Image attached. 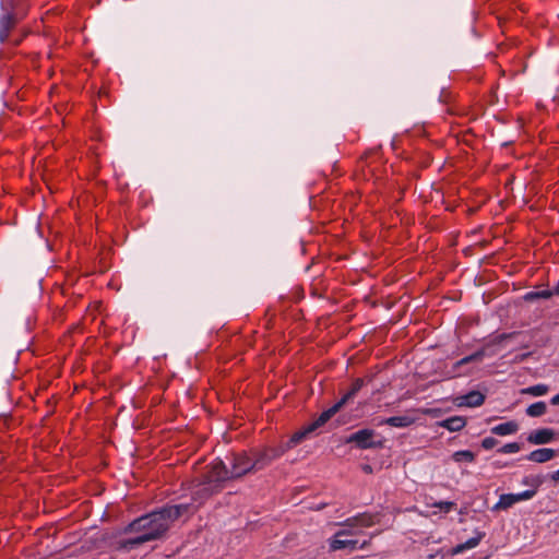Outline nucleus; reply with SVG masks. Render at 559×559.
I'll list each match as a JSON object with an SVG mask.
<instances>
[{"label":"nucleus","instance_id":"nucleus-26","mask_svg":"<svg viewBox=\"0 0 559 559\" xmlns=\"http://www.w3.org/2000/svg\"><path fill=\"white\" fill-rule=\"evenodd\" d=\"M361 385H362L361 380H357L354 383L353 389L344 396H348V400L352 399L356 394V392L361 388Z\"/></svg>","mask_w":559,"mask_h":559},{"label":"nucleus","instance_id":"nucleus-12","mask_svg":"<svg viewBox=\"0 0 559 559\" xmlns=\"http://www.w3.org/2000/svg\"><path fill=\"white\" fill-rule=\"evenodd\" d=\"M556 455V451L552 449H538L533 452H531L527 456V459L532 462L536 463H545L554 459Z\"/></svg>","mask_w":559,"mask_h":559},{"label":"nucleus","instance_id":"nucleus-13","mask_svg":"<svg viewBox=\"0 0 559 559\" xmlns=\"http://www.w3.org/2000/svg\"><path fill=\"white\" fill-rule=\"evenodd\" d=\"M414 423H415V418L411 417L409 415L394 416V417H390V418L383 420V424L390 425L392 427H399V428L411 426Z\"/></svg>","mask_w":559,"mask_h":559},{"label":"nucleus","instance_id":"nucleus-24","mask_svg":"<svg viewBox=\"0 0 559 559\" xmlns=\"http://www.w3.org/2000/svg\"><path fill=\"white\" fill-rule=\"evenodd\" d=\"M433 507L439 508V509L448 512V511H450L454 507V503L450 502V501H440V502H436L433 504Z\"/></svg>","mask_w":559,"mask_h":559},{"label":"nucleus","instance_id":"nucleus-29","mask_svg":"<svg viewBox=\"0 0 559 559\" xmlns=\"http://www.w3.org/2000/svg\"><path fill=\"white\" fill-rule=\"evenodd\" d=\"M533 480H540V479L539 478L525 477L523 479V484L524 485H530L532 487V489H534Z\"/></svg>","mask_w":559,"mask_h":559},{"label":"nucleus","instance_id":"nucleus-5","mask_svg":"<svg viewBox=\"0 0 559 559\" xmlns=\"http://www.w3.org/2000/svg\"><path fill=\"white\" fill-rule=\"evenodd\" d=\"M353 535L350 531L342 530L337 532L334 537L330 542V546L333 550H340V549H355L358 545V540L347 538L348 536Z\"/></svg>","mask_w":559,"mask_h":559},{"label":"nucleus","instance_id":"nucleus-8","mask_svg":"<svg viewBox=\"0 0 559 559\" xmlns=\"http://www.w3.org/2000/svg\"><path fill=\"white\" fill-rule=\"evenodd\" d=\"M556 437L554 430L543 428L531 432L527 437V441L532 444H546L552 441Z\"/></svg>","mask_w":559,"mask_h":559},{"label":"nucleus","instance_id":"nucleus-18","mask_svg":"<svg viewBox=\"0 0 559 559\" xmlns=\"http://www.w3.org/2000/svg\"><path fill=\"white\" fill-rule=\"evenodd\" d=\"M452 460L455 463H472L475 460V454L469 450L456 451L452 454Z\"/></svg>","mask_w":559,"mask_h":559},{"label":"nucleus","instance_id":"nucleus-28","mask_svg":"<svg viewBox=\"0 0 559 559\" xmlns=\"http://www.w3.org/2000/svg\"><path fill=\"white\" fill-rule=\"evenodd\" d=\"M292 448H287V442L285 444H282L280 445L278 448H276V450L278 451V453L281 454V456L286 453L288 450H290Z\"/></svg>","mask_w":559,"mask_h":559},{"label":"nucleus","instance_id":"nucleus-11","mask_svg":"<svg viewBox=\"0 0 559 559\" xmlns=\"http://www.w3.org/2000/svg\"><path fill=\"white\" fill-rule=\"evenodd\" d=\"M484 534L477 533L476 536L467 539L465 543L456 545L455 547L451 548L448 552L450 556L459 555L465 550L473 549L478 546L479 542L481 540Z\"/></svg>","mask_w":559,"mask_h":559},{"label":"nucleus","instance_id":"nucleus-20","mask_svg":"<svg viewBox=\"0 0 559 559\" xmlns=\"http://www.w3.org/2000/svg\"><path fill=\"white\" fill-rule=\"evenodd\" d=\"M254 456H255V460L252 461V463H257V469L264 467L272 461V457L269 456L267 451L257 452L254 454Z\"/></svg>","mask_w":559,"mask_h":559},{"label":"nucleus","instance_id":"nucleus-25","mask_svg":"<svg viewBox=\"0 0 559 559\" xmlns=\"http://www.w3.org/2000/svg\"><path fill=\"white\" fill-rule=\"evenodd\" d=\"M498 443V441L495 439V438H491V437H488V438H485L481 442V445L486 449V450H489V449H492L493 447H496Z\"/></svg>","mask_w":559,"mask_h":559},{"label":"nucleus","instance_id":"nucleus-3","mask_svg":"<svg viewBox=\"0 0 559 559\" xmlns=\"http://www.w3.org/2000/svg\"><path fill=\"white\" fill-rule=\"evenodd\" d=\"M373 435L372 430L362 429L347 437L345 443H355L360 449L382 447V442L373 440Z\"/></svg>","mask_w":559,"mask_h":559},{"label":"nucleus","instance_id":"nucleus-37","mask_svg":"<svg viewBox=\"0 0 559 559\" xmlns=\"http://www.w3.org/2000/svg\"><path fill=\"white\" fill-rule=\"evenodd\" d=\"M554 294H559V288H557L556 290H552Z\"/></svg>","mask_w":559,"mask_h":559},{"label":"nucleus","instance_id":"nucleus-19","mask_svg":"<svg viewBox=\"0 0 559 559\" xmlns=\"http://www.w3.org/2000/svg\"><path fill=\"white\" fill-rule=\"evenodd\" d=\"M547 406L544 402H537L526 408V414L531 417H540L546 413Z\"/></svg>","mask_w":559,"mask_h":559},{"label":"nucleus","instance_id":"nucleus-23","mask_svg":"<svg viewBox=\"0 0 559 559\" xmlns=\"http://www.w3.org/2000/svg\"><path fill=\"white\" fill-rule=\"evenodd\" d=\"M521 449L520 444L519 443H508L506 445H503L501 449H500V452L502 453H516L519 452Z\"/></svg>","mask_w":559,"mask_h":559},{"label":"nucleus","instance_id":"nucleus-15","mask_svg":"<svg viewBox=\"0 0 559 559\" xmlns=\"http://www.w3.org/2000/svg\"><path fill=\"white\" fill-rule=\"evenodd\" d=\"M312 431H313V427L308 426L305 429L295 432L290 437L289 441L287 442V448L296 447L298 443H300Z\"/></svg>","mask_w":559,"mask_h":559},{"label":"nucleus","instance_id":"nucleus-2","mask_svg":"<svg viewBox=\"0 0 559 559\" xmlns=\"http://www.w3.org/2000/svg\"><path fill=\"white\" fill-rule=\"evenodd\" d=\"M542 480H533L534 489H528L520 493H503L499 497L498 502L493 506V511L507 510L513 504L531 500L535 497L537 488L540 486Z\"/></svg>","mask_w":559,"mask_h":559},{"label":"nucleus","instance_id":"nucleus-14","mask_svg":"<svg viewBox=\"0 0 559 559\" xmlns=\"http://www.w3.org/2000/svg\"><path fill=\"white\" fill-rule=\"evenodd\" d=\"M519 426L515 421H508L501 425H498L491 429L492 433L498 436H507L516 432Z\"/></svg>","mask_w":559,"mask_h":559},{"label":"nucleus","instance_id":"nucleus-6","mask_svg":"<svg viewBox=\"0 0 559 559\" xmlns=\"http://www.w3.org/2000/svg\"><path fill=\"white\" fill-rule=\"evenodd\" d=\"M509 337H511V334H502L498 337H496L490 344H487L484 348H481L480 350L469 355V356H466L464 357L463 359H461L460 361H457L455 364V367H459V366H462V365H465V364H468V362H472V361H479L483 359V357L487 354V350L492 346V345H501L506 340H508Z\"/></svg>","mask_w":559,"mask_h":559},{"label":"nucleus","instance_id":"nucleus-16","mask_svg":"<svg viewBox=\"0 0 559 559\" xmlns=\"http://www.w3.org/2000/svg\"><path fill=\"white\" fill-rule=\"evenodd\" d=\"M441 426L450 431H459L465 426V419L462 417H452L442 421Z\"/></svg>","mask_w":559,"mask_h":559},{"label":"nucleus","instance_id":"nucleus-21","mask_svg":"<svg viewBox=\"0 0 559 559\" xmlns=\"http://www.w3.org/2000/svg\"><path fill=\"white\" fill-rule=\"evenodd\" d=\"M552 295H554L552 290L531 292L524 296V299L526 301H534L539 298H544V299L550 298Z\"/></svg>","mask_w":559,"mask_h":559},{"label":"nucleus","instance_id":"nucleus-22","mask_svg":"<svg viewBox=\"0 0 559 559\" xmlns=\"http://www.w3.org/2000/svg\"><path fill=\"white\" fill-rule=\"evenodd\" d=\"M11 25L10 17L5 16L0 22V40H3L7 36V32L9 31Z\"/></svg>","mask_w":559,"mask_h":559},{"label":"nucleus","instance_id":"nucleus-10","mask_svg":"<svg viewBox=\"0 0 559 559\" xmlns=\"http://www.w3.org/2000/svg\"><path fill=\"white\" fill-rule=\"evenodd\" d=\"M484 395L478 391H472L466 395L460 396L456 399V404L459 406H468L475 407L480 406L484 403Z\"/></svg>","mask_w":559,"mask_h":559},{"label":"nucleus","instance_id":"nucleus-7","mask_svg":"<svg viewBox=\"0 0 559 559\" xmlns=\"http://www.w3.org/2000/svg\"><path fill=\"white\" fill-rule=\"evenodd\" d=\"M228 479H233L230 477V471L226 468L223 462H218L213 465L212 471L207 476V484L221 483Z\"/></svg>","mask_w":559,"mask_h":559},{"label":"nucleus","instance_id":"nucleus-33","mask_svg":"<svg viewBox=\"0 0 559 559\" xmlns=\"http://www.w3.org/2000/svg\"><path fill=\"white\" fill-rule=\"evenodd\" d=\"M420 412H421L423 414H428V415H435V414H436V411H433V409H427V408H426V409H421Z\"/></svg>","mask_w":559,"mask_h":559},{"label":"nucleus","instance_id":"nucleus-31","mask_svg":"<svg viewBox=\"0 0 559 559\" xmlns=\"http://www.w3.org/2000/svg\"><path fill=\"white\" fill-rule=\"evenodd\" d=\"M212 491H213L212 489L204 488V489H202V490H198V491H195V493H194V495H203V493H204V495L209 496L210 493H212Z\"/></svg>","mask_w":559,"mask_h":559},{"label":"nucleus","instance_id":"nucleus-9","mask_svg":"<svg viewBox=\"0 0 559 559\" xmlns=\"http://www.w3.org/2000/svg\"><path fill=\"white\" fill-rule=\"evenodd\" d=\"M348 401V396H344L340 402H337L334 406L323 412L319 418L311 425L310 427H313V430L318 427L324 425L332 416H334Z\"/></svg>","mask_w":559,"mask_h":559},{"label":"nucleus","instance_id":"nucleus-27","mask_svg":"<svg viewBox=\"0 0 559 559\" xmlns=\"http://www.w3.org/2000/svg\"><path fill=\"white\" fill-rule=\"evenodd\" d=\"M531 354L530 353H526V354H522L520 356H516L514 359H513V362L514 364H518V362H521L523 361L524 359H526Z\"/></svg>","mask_w":559,"mask_h":559},{"label":"nucleus","instance_id":"nucleus-30","mask_svg":"<svg viewBox=\"0 0 559 559\" xmlns=\"http://www.w3.org/2000/svg\"><path fill=\"white\" fill-rule=\"evenodd\" d=\"M269 456L272 457V461L280 457L281 454L278 453V451L275 449H271L270 450V453H269Z\"/></svg>","mask_w":559,"mask_h":559},{"label":"nucleus","instance_id":"nucleus-17","mask_svg":"<svg viewBox=\"0 0 559 559\" xmlns=\"http://www.w3.org/2000/svg\"><path fill=\"white\" fill-rule=\"evenodd\" d=\"M548 386L546 384H537L533 386H528L521 390V394L532 395V396H543L547 394Z\"/></svg>","mask_w":559,"mask_h":559},{"label":"nucleus","instance_id":"nucleus-35","mask_svg":"<svg viewBox=\"0 0 559 559\" xmlns=\"http://www.w3.org/2000/svg\"><path fill=\"white\" fill-rule=\"evenodd\" d=\"M136 543H138V539H132V540H130L128 544H129V545H134V544H136Z\"/></svg>","mask_w":559,"mask_h":559},{"label":"nucleus","instance_id":"nucleus-1","mask_svg":"<svg viewBox=\"0 0 559 559\" xmlns=\"http://www.w3.org/2000/svg\"><path fill=\"white\" fill-rule=\"evenodd\" d=\"M187 511L188 506L180 504L142 516V544L162 539L169 526Z\"/></svg>","mask_w":559,"mask_h":559},{"label":"nucleus","instance_id":"nucleus-4","mask_svg":"<svg viewBox=\"0 0 559 559\" xmlns=\"http://www.w3.org/2000/svg\"><path fill=\"white\" fill-rule=\"evenodd\" d=\"M254 471H257V463H252V460L246 453H241L234 459L230 477L239 478Z\"/></svg>","mask_w":559,"mask_h":559},{"label":"nucleus","instance_id":"nucleus-32","mask_svg":"<svg viewBox=\"0 0 559 559\" xmlns=\"http://www.w3.org/2000/svg\"><path fill=\"white\" fill-rule=\"evenodd\" d=\"M552 405H559V393L551 399Z\"/></svg>","mask_w":559,"mask_h":559},{"label":"nucleus","instance_id":"nucleus-34","mask_svg":"<svg viewBox=\"0 0 559 559\" xmlns=\"http://www.w3.org/2000/svg\"><path fill=\"white\" fill-rule=\"evenodd\" d=\"M551 479L555 481L559 480V469L551 475Z\"/></svg>","mask_w":559,"mask_h":559},{"label":"nucleus","instance_id":"nucleus-36","mask_svg":"<svg viewBox=\"0 0 559 559\" xmlns=\"http://www.w3.org/2000/svg\"><path fill=\"white\" fill-rule=\"evenodd\" d=\"M439 554H440V556H441V559H445V557H447V555H445V554H441V552H439Z\"/></svg>","mask_w":559,"mask_h":559}]
</instances>
